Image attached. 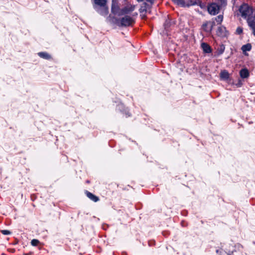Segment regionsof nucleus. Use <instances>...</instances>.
I'll list each match as a JSON object with an SVG mask.
<instances>
[{"mask_svg":"<svg viewBox=\"0 0 255 255\" xmlns=\"http://www.w3.org/2000/svg\"><path fill=\"white\" fill-rule=\"evenodd\" d=\"M96 5L94 8L102 15H107L108 13V8L106 5V0H94Z\"/></svg>","mask_w":255,"mask_h":255,"instance_id":"1","label":"nucleus"},{"mask_svg":"<svg viewBox=\"0 0 255 255\" xmlns=\"http://www.w3.org/2000/svg\"><path fill=\"white\" fill-rule=\"evenodd\" d=\"M135 9V5H128L127 6L123 8L122 9H120L119 7L115 4H113L112 7V11L113 13L118 14L119 15H124L126 14H128L130 12L134 10Z\"/></svg>","mask_w":255,"mask_h":255,"instance_id":"2","label":"nucleus"},{"mask_svg":"<svg viewBox=\"0 0 255 255\" xmlns=\"http://www.w3.org/2000/svg\"><path fill=\"white\" fill-rule=\"evenodd\" d=\"M239 11L243 17L247 19L248 22L249 20H252L253 10L248 4H244L241 5L239 9Z\"/></svg>","mask_w":255,"mask_h":255,"instance_id":"3","label":"nucleus"},{"mask_svg":"<svg viewBox=\"0 0 255 255\" xmlns=\"http://www.w3.org/2000/svg\"><path fill=\"white\" fill-rule=\"evenodd\" d=\"M222 6L217 5L216 3H212L208 6V11L212 15H215L219 13L220 8Z\"/></svg>","mask_w":255,"mask_h":255,"instance_id":"4","label":"nucleus"},{"mask_svg":"<svg viewBox=\"0 0 255 255\" xmlns=\"http://www.w3.org/2000/svg\"><path fill=\"white\" fill-rule=\"evenodd\" d=\"M134 22L133 19L128 15H126L121 20L122 26H127L131 25Z\"/></svg>","mask_w":255,"mask_h":255,"instance_id":"5","label":"nucleus"},{"mask_svg":"<svg viewBox=\"0 0 255 255\" xmlns=\"http://www.w3.org/2000/svg\"><path fill=\"white\" fill-rule=\"evenodd\" d=\"M217 34L221 37L227 36L228 32L226 28L223 26H221L218 28Z\"/></svg>","mask_w":255,"mask_h":255,"instance_id":"6","label":"nucleus"},{"mask_svg":"<svg viewBox=\"0 0 255 255\" xmlns=\"http://www.w3.org/2000/svg\"><path fill=\"white\" fill-rule=\"evenodd\" d=\"M240 75L242 78H247L249 76V71L246 68L243 69L240 72Z\"/></svg>","mask_w":255,"mask_h":255,"instance_id":"7","label":"nucleus"},{"mask_svg":"<svg viewBox=\"0 0 255 255\" xmlns=\"http://www.w3.org/2000/svg\"><path fill=\"white\" fill-rule=\"evenodd\" d=\"M201 47L205 53H209L212 51L211 47L207 43H203L201 45Z\"/></svg>","mask_w":255,"mask_h":255,"instance_id":"8","label":"nucleus"},{"mask_svg":"<svg viewBox=\"0 0 255 255\" xmlns=\"http://www.w3.org/2000/svg\"><path fill=\"white\" fill-rule=\"evenodd\" d=\"M220 77H221V79L222 80H227L229 78V74L227 71L223 70L221 72Z\"/></svg>","mask_w":255,"mask_h":255,"instance_id":"9","label":"nucleus"},{"mask_svg":"<svg viewBox=\"0 0 255 255\" xmlns=\"http://www.w3.org/2000/svg\"><path fill=\"white\" fill-rule=\"evenodd\" d=\"M87 196L89 199L94 202H97L99 201V198L90 192H87Z\"/></svg>","mask_w":255,"mask_h":255,"instance_id":"10","label":"nucleus"},{"mask_svg":"<svg viewBox=\"0 0 255 255\" xmlns=\"http://www.w3.org/2000/svg\"><path fill=\"white\" fill-rule=\"evenodd\" d=\"M252 48V45L251 44L248 43L246 45H244L242 47V50L244 53L246 52V51H249L251 50Z\"/></svg>","mask_w":255,"mask_h":255,"instance_id":"11","label":"nucleus"},{"mask_svg":"<svg viewBox=\"0 0 255 255\" xmlns=\"http://www.w3.org/2000/svg\"><path fill=\"white\" fill-rule=\"evenodd\" d=\"M248 23L253 30L254 35L255 36V21L254 20H249Z\"/></svg>","mask_w":255,"mask_h":255,"instance_id":"12","label":"nucleus"},{"mask_svg":"<svg viewBox=\"0 0 255 255\" xmlns=\"http://www.w3.org/2000/svg\"><path fill=\"white\" fill-rule=\"evenodd\" d=\"M213 25H208V23H205L203 25V29L207 32H210L212 29Z\"/></svg>","mask_w":255,"mask_h":255,"instance_id":"13","label":"nucleus"},{"mask_svg":"<svg viewBox=\"0 0 255 255\" xmlns=\"http://www.w3.org/2000/svg\"><path fill=\"white\" fill-rule=\"evenodd\" d=\"M38 54L40 57L43 58L47 59L50 58V56L46 52H39Z\"/></svg>","mask_w":255,"mask_h":255,"instance_id":"14","label":"nucleus"},{"mask_svg":"<svg viewBox=\"0 0 255 255\" xmlns=\"http://www.w3.org/2000/svg\"><path fill=\"white\" fill-rule=\"evenodd\" d=\"M175 3H177L178 5H180L182 6H185L186 5L185 3L183 0H173Z\"/></svg>","mask_w":255,"mask_h":255,"instance_id":"15","label":"nucleus"},{"mask_svg":"<svg viewBox=\"0 0 255 255\" xmlns=\"http://www.w3.org/2000/svg\"><path fill=\"white\" fill-rule=\"evenodd\" d=\"M225 49V48L224 45H221L220 46V47L218 49V50H217L218 54V55L222 54L224 52Z\"/></svg>","mask_w":255,"mask_h":255,"instance_id":"16","label":"nucleus"},{"mask_svg":"<svg viewBox=\"0 0 255 255\" xmlns=\"http://www.w3.org/2000/svg\"><path fill=\"white\" fill-rule=\"evenodd\" d=\"M218 2L220 4V6H225L226 5L227 3V0H217Z\"/></svg>","mask_w":255,"mask_h":255,"instance_id":"17","label":"nucleus"},{"mask_svg":"<svg viewBox=\"0 0 255 255\" xmlns=\"http://www.w3.org/2000/svg\"><path fill=\"white\" fill-rule=\"evenodd\" d=\"M223 19V16L222 15H219L216 18V22L219 24L222 22Z\"/></svg>","mask_w":255,"mask_h":255,"instance_id":"18","label":"nucleus"},{"mask_svg":"<svg viewBox=\"0 0 255 255\" xmlns=\"http://www.w3.org/2000/svg\"><path fill=\"white\" fill-rule=\"evenodd\" d=\"M146 10V4L143 3V5L141 6V7L139 9V12H143L144 11H145Z\"/></svg>","mask_w":255,"mask_h":255,"instance_id":"19","label":"nucleus"},{"mask_svg":"<svg viewBox=\"0 0 255 255\" xmlns=\"http://www.w3.org/2000/svg\"><path fill=\"white\" fill-rule=\"evenodd\" d=\"M39 243V241L36 239H33L31 241V244L33 246H36Z\"/></svg>","mask_w":255,"mask_h":255,"instance_id":"20","label":"nucleus"},{"mask_svg":"<svg viewBox=\"0 0 255 255\" xmlns=\"http://www.w3.org/2000/svg\"><path fill=\"white\" fill-rule=\"evenodd\" d=\"M0 232L3 235H8L11 234V232L9 231L6 230H1Z\"/></svg>","mask_w":255,"mask_h":255,"instance_id":"21","label":"nucleus"},{"mask_svg":"<svg viewBox=\"0 0 255 255\" xmlns=\"http://www.w3.org/2000/svg\"><path fill=\"white\" fill-rule=\"evenodd\" d=\"M243 32V28L241 27H238L236 29V33L240 34Z\"/></svg>","mask_w":255,"mask_h":255,"instance_id":"22","label":"nucleus"},{"mask_svg":"<svg viewBox=\"0 0 255 255\" xmlns=\"http://www.w3.org/2000/svg\"><path fill=\"white\" fill-rule=\"evenodd\" d=\"M138 1H143V0H137Z\"/></svg>","mask_w":255,"mask_h":255,"instance_id":"23","label":"nucleus"}]
</instances>
